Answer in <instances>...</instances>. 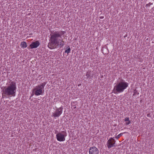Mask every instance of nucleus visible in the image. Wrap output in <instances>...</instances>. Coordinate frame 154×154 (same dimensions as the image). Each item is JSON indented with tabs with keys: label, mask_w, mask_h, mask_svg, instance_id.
Listing matches in <instances>:
<instances>
[{
	"label": "nucleus",
	"mask_w": 154,
	"mask_h": 154,
	"mask_svg": "<svg viewBox=\"0 0 154 154\" xmlns=\"http://www.w3.org/2000/svg\"><path fill=\"white\" fill-rule=\"evenodd\" d=\"M66 32L63 31H55L50 34V42L48 45V47L51 49L57 47L63 46L65 42L63 41L62 37H64Z\"/></svg>",
	"instance_id": "nucleus-1"
},
{
	"label": "nucleus",
	"mask_w": 154,
	"mask_h": 154,
	"mask_svg": "<svg viewBox=\"0 0 154 154\" xmlns=\"http://www.w3.org/2000/svg\"><path fill=\"white\" fill-rule=\"evenodd\" d=\"M17 87L16 83L12 81L9 82L3 90L2 94L10 97H14L16 94Z\"/></svg>",
	"instance_id": "nucleus-2"
},
{
	"label": "nucleus",
	"mask_w": 154,
	"mask_h": 154,
	"mask_svg": "<svg viewBox=\"0 0 154 154\" xmlns=\"http://www.w3.org/2000/svg\"><path fill=\"white\" fill-rule=\"evenodd\" d=\"M128 83L125 80H120L114 87L113 89V92L115 94H117L123 92L128 86Z\"/></svg>",
	"instance_id": "nucleus-3"
},
{
	"label": "nucleus",
	"mask_w": 154,
	"mask_h": 154,
	"mask_svg": "<svg viewBox=\"0 0 154 154\" xmlns=\"http://www.w3.org/2000/svg\"><path fill=\"white\" fill-rule=\"evenodd\" d=\"M46 84L45 82H43L40 85H38L33 89V91L35 92V94L36 96H39L42 94L44 91L45 86Z\"/></svg>",
	"instance_id": "nucleus-4"
},
{
	"label": "nucleus",
	"mask_w": 154,
	"mask_h": 154,
	"mask_svg": "<svg viewBox=\"0 0 154 154\" xmlns=\"http://www.w3.org/2000/svg\"><path fill=\"white\" fill-rule=\"evenodd\" d=\"M67 136L66 131H62L58 133L56 135L57 140L60 142L64 141L65 140V137Z\"/></svg>",
	"instance_id": "nucleus-5"
},
{
	"label": "nucleus",
	"mask_w": 154,
	"mask_h": 154,
	"mask_svg": "<svg viewBox=\"0 0 154 154\" xmlns=\"http://www.w3.org/2000/svg\"><path fill=\"white\" fill-rule=\"evenodd\" d=\"M63 110V107L62 106L57 108L55 111L54 112L52 113L51 116L55 118L59 117L62 113Z\"/></svg>",
	"instance_id": "nucleus-6"
},
{
	"label": "nucleus",
	"mask_w": 154,
	"mask_h": 154,
	"mask_svg": "<svg viewBox=\"0 0 154 154\" xmlns=\"http://www.w3.org/2000/svg\"><path fill=\"white\" fill-rule=\"evenodd\" d=\"M116 141L112 137L110 138L107 141V145L108 148L110 149L111 148L115 146Z\"/></svg>",
	"instance_id": "nucleus-7"
},
{
	"label": "nucleus",
	"mask_w": 154,
	"mask_h": 154,
	"mask_svg": "<svg viewBox=\"0 0 154 154\" xmlns=\"http://www.w3.org/2000/svg\"><path fill=\"white\" fill-rule=\"evenodd\" d=\"M89 154H98L99 150L96 147H91L89 150Z\"/></svg>",
	"instance_id": "nucleus-8"
},
{
	"label": "nucleus",
	"mask_w": 154,
	"mask_h": 154,
	"mask_svg": "<svg viewBox=\"0 0 154 154\" xmlns=\"http://www.w3.org/2000/svg\"><path fill=\"white\" fill-rule=\"evenodd\" d=\"M40 45V43L38 41H36L35 42H32L29 46L30 47L31 49L36 48Z\"/></svg>",
	"instance_id": "nucleus-9"
},
{
	"label": "nucleus",
	"mask_w": 154,
	"mask_h": 154,
	"mask_svg": "<svg viewBox=\"0 0 154 154\" xmlns=\"http://www.w3.org/2000/svg\"><path fill=\"white\" fill-rule=\"evenodd\" d=\"M86 76L88 78H91L93 77V72L91 71H88L86 74Z\"/></svg>",
	"instance_id": "nucleus-10"
},
{
	"label": "nucleus",
	"mask_w": 154,
	"mask_h": 154,
	"mask_svg": "<svg viewBox=\"0 0 154 154\" xmlns=\"http://www.w3.org/2000/svg\"><path fill=\"white\" fill-rule=\"evenodd\" d=\"M20 46L22 48H26L27 47L26 43L25 42H21Z\"/></svg>",
	"instance_id": "nucleus-11"
},
{
	"label": "nucleus",
	"mask_w": 154,
	"mask_h": 154,
	"mask_svg": "<svg viewBox=\"0 0 154 154\" xmlns=\"http://www.w3.org/2000/svg\"><path fill=\"white\" fill-rule=\"evenodd\" d=\"M70 48L69 47H68V48L65 51V52L66 53H67V54L69 53L70 52Z\"/></svg>",
	"instance_id": "nucleus-12"
},
{
	"label": "nucleus",
	"mask_w": 154,
	"mask_h": 154,
	"mask_svg": "<svg viewBox=\"0 0 154 154\" xmlns=\"http://www.w3.org/2000/svg\"><path fill=\"white\" fill-rule=\"evenodd\" d=\"M123 133H121L118 135L116 137V138L117 139H118L120 137H121L122 134H123Z\"/></svg>",
	"instance_id": "nucleus-13"
},
{
	"label": "nucleus",
	"mask_w": 154,
	"mask_h": 154,
	"mask_svg": "<svg viewBox=\"0 0 154 154\" xmlns=\"http://www.w3.org/2000/svg\"><path fill=\"white\" fill-rule=\"evenodd\" d=\"M137 94H138L139 93L138 92L137 90H134V94H133V95H135Z\"/></svg>",
	"instance_id": "nucleus-14"
},
{
	"label": "nucleus",
	"mask_w": 154,
	"mask_h": 154,
	"mask_svg": "<svg viewBox=\"0 0 154 154\" xmlns=\"http://www.w3.org/2000/svg\"><path fill=\"white\" fill-rule=\"evenodd\" d=\"M125 121H130L129 120V118L128 117H126L125 119Z\"/></svg>",
	"instance_id": "nucleus-15"
},
{
	"label": "nucleus",
	"mask_w": 154,
	"mask_h": 154,
	"mask_svg": "<svg viewBox=\"0 0 154 154\" xmlns=\"http://www.w3.org/2000/svg\"><path fill=\"white\" fill-rule=\"evenodd\" d=\"M131 123V122L130 121H128V122H127L126 123V125H128Z\"/></svg>",
	"instance_id": "nucleus-16"
},
{
	"label": "nucleus",
	"mask_w": 154,
	"mask_h": 154,
	"mask_svg": "<svg viewBox=\"0 0 154 154\" xmlns=\"http://www.w3.org/2000/svg\"><path fill=\"white\" fill-rule=\"evenodd\" d=\"M150 5L149 4V3L147 4L146 5V7H149L150 6Z\"/></svg>",
	"instance_id": "nucleus-17"
},
{
	"label": "nucleus",
	"mask_w": 154,
	"mask_h": 154,
	"mask_svg": "<svg viewBox=\"0 0 154 154\" xmlns=\"http://www.w3.org/2000/svg\"><path fill=\"white\" fill-rule=\"evenodd\" d=\"M126 133V132H125L124 133Z\"/></svg>",
	"instance_id": "nucleus-18"
}]
</instances>
